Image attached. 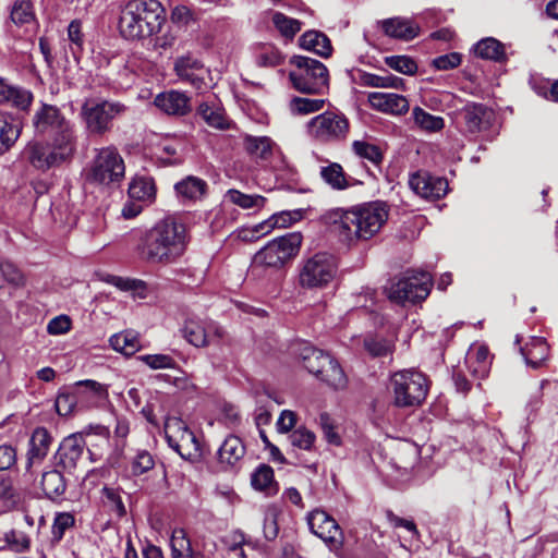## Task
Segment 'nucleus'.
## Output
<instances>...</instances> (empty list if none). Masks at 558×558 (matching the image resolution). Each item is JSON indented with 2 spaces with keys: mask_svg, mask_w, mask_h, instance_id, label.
<instances>
[{
  "mask_svg": "<svg viewBox=\"0 0 558 558\" xmlns=\"http://www.w3.org/2000/svg\"><path fill=\"white\" fill-rule=\"evenodd\" d=\"M187 244L189 234L185 225L169 216L142 233L136 253L140 260L146 264L168 266L181 259Z\"/></svg>",
  "mask_w": 558,
  "mask_h": 558,
  "instance_id": "nucleus-1",
  "label": "nucleus"
},
{
  "mask_svg": "<svg viewBox=\"0 0 558 558\" xmlns=\"http://www.w3.org/2000/svg\"><path fill=\"white\" fill-rule=\"evenodd\" d=\"M389 208L383 202H371L349 210L336 208L327 211L323 219L327 226L345 240H369L387 222Z\"/></svg>",
  "mask_w": 558,
  "mask_h": 558,
  "instance_id": "nucleus-2",
  "label": "nucleus"
},
{
  "mask_svg": "<svg viewBox=\"0 0 558 558\" xmlns=\"http://www.w3.org/2000/svg\"><path fill=\"white\" fill-rule=\"evenodd\" d=\"M166 22L157 0H130L120 11L118 29L126 40H143L159 33Z\"/></svg>",
  "mask_w": 558,
  "mask_h": 558,
  "instance_id": "nucleus-3",
  "label": "nucleus"
},
{
  "mask_svg": "<svg viewBox=\"0 0 558 558\" xmlns=\"http://www.w3.org/2000/svg\"><path fill=\"white\" fill-rule=\"evenodd\" d=\"M77 143L51 138L29 141L22 151V157L36 170L46 172L69 163L76 153Z\"/></svg>",
  "mask_w": 558,
  "mask_h": 558,
  "instance_id": "nucleus-4",
  "label": "nucleus"
},
{
  "mask_svg": "<svg viewBox=\"0 0 558 558\" xmlns=\"http://www.w3.org/2000/svg\"><path fill=\"white\" fill-rule=\"evenodd\" d=\"M390 388L397 408H415L426 399L429 383L422 372L411 368L392 374Z\"/></svg>",
  "mask_w": 558,
  "mask_h": 558,
  "instance_id": "nucleus-5",
  "label": "nucleus"
},
{
  "mask_svg": "<svg viewBox=\"0 0 558 558\" xmlns=\"http://www.w3.org/2000/svg\"><path fill=\"white\" fill-rule=\"evenodd\" d=\"M291 63L294 69L289 77L298 92L320 95L329 88V73L323 62L308 57L294 56Z\"/></svg>",
  "mask_w": 558,
  "mask_h": 558,
  "instance_id": "nucleus-6",
  "label": "nucleus"
},
{
  "mask_svg": "<svg viewBox=\"0 0 558 558\" xmlns=\"http://www.w3.org/2000/svg\"><path fill=\"white\" fill-rule=\"evenodd\" d=\"M32 125L37 135L52 133L51 138L77 143L74 125L57 106L41 104L33 114Z\"/></svg>",
  "mask_w": 558,
  "mask_h": 558,
  "instance_id": "nucleus-7",
  "label": "nucleus"
},
{
  "mask_svg": "<svg viewBox=\"0 0 558 558\" xmlns=\"http://www.w3.org/2000/svg\"><path fill=\"white\" fill-rule=\"evenodd\" d=\"M304 367L322 381L335 389H341L347 385V377L339 363L324 351L305 347L302 351Z\"/></svg>",
  "mask_w": 558,
  "mask_h": 558,
  "instance_id": "nucleus-8",
  "label": "nucleus"
},
{
  "mask_svg": "<svg viewBox=\"0 0 558 558\" xmlns=\"http://www.w3.org/2000/svg\"><path fill=\"white\" fill-rule=\"evenodd\" d=\"M430 287L432 276L428 272L412 270L391 282L387 288V294L389 300L398 304L415 303L428 296Z\"/></svg>",
  "mask_w": 558,
  "mask_h": 558,
  "instance_id": "nucleus-9",
  "label": "nucleus"
},
{
  "mask_svg": "<svg viewBox=\"0 0 558 558\" xmlns=\"http://www.w3.org/2000/svg\"><path fill=\"white\" fill-rule=\"evenodd\" d=\"M306 130L315 141L332 144L347 138L350 122L342 112L325 111L312 118L306 124Z\"/></svg>",
  "mask_w": 558,
  "mask_h": 558,
  "instance_id": "nucleus-10",
  "label": "nucleus"
},
{
  "mask_svg": "<svg viewBox=\"0 0 558 558\" xmlns=\"http://www.w3.org/2000/svg\"><path fill=\"white\" fill-rule=\"evenodd\" d=\"M301 243V233H287L268 242L254 255L253 262L258 266L279 268L298 255Z\"/></svg>",
  "mask_w": 558,
  "mask_h": 558,
  "instance_id": "nucleus-11",
  "label": "nucleus"
},
{
  "mask_svg": "<svg viewBox=\"0 0 558 558\" xmlns=\"http://www.w3.org/2000/svg\"><path fill=\"white\" fill-rule=\"evenodd\" d=\"M124 110L125 107L120 102L86 99L82 105L81 117L90 134L101 135L111 129L112 120Z\"/></svg>",
  "mask_w": 558,
  "mask_h": 558,
  "instance_id": "nucleus-12",
  "label": "nucleus"
},
{
  "mask_svg": "<svg viewBox=\"0 0 558 558\" xmlns=\"http://www.w3.org/2000/svg\"><path fill=\"white\" fill-rule=\"evenodd\" d=\"M168 445L185 460L194 461L202 457V449L195 434L179 417H168L165 422Z\"/></svg>",
  "mask_w": 558,
  "mask_h": 558,
  "instance_id": "nucleus-13",
  "label": "nucleus"
},
{
  "mask_svg": "<svg viewBox=\"0 0 558 558\" xmlns=\"http://www.w3.org/2000/svg\"><path fill=\"white\" fill-rule=\"evenodd\" d=\"M336 272L335 257L327 253H317L304 262L300 269L299 282L307 289L323 288L332 281Z\"/></svg>",
  "mask_w": 558,
  "mask_h": 558,
  "instance_id": "nucleus-14",
  "label": "nucleus"
},
{
  "mask_svg": "<svg viewBox=\"0 0 558 558\" xmlns=\"http://www.w3.org/2000/svg\"><path fill=\"white\" fill-rule=\"evenodd\" d=\"M307 525L313 534L318 536L337 556L343 547V533L337 521L322 509H315L306 515Z\"/></svg>",
  "mask_w": 558,
  "mask_h": 558,
  "instance_id": "nucleus-15",
  "label": "nucleus"
},
{
  "mask_svg": "<svg viewBox=\"0 0 558 558\" xmlns=\"http://www.w3.org/2000/svg\"><path fill=\"white\" fill-rule=\"evenodd\" d=\"M124 161L114 147L101 148L90 169V178L100 184H110L123 179Z\"/></svg>",
  "mask_w": 558,
  "mask_h": 558,
  "instance_id": "nucleus-16",
  "label": "nucleus"
},
{
  "mask_svg": "<svg viewBox=\"0 0 558 558\" xmlns=\"http://www.w3.org/2000/svg\"><path fill=\"white\" fill-rule=\"evenodd\" d=\"M411 190L422 198L434 201L444 197L448 192V182L440 177L420 171L410 177Z\"/></svg>",
  "mask_w": 558,
  "mask_h": 558,
  "instance_id": "nucleus-17",
  "label": "nucleus"
},
{
  "mask_svg": "<svg viewBox=\"0 0 558 558\" xmlns=\"http://www.w3.org/2000/svg\"><path fill=\"white\" fill-rule=\"evenodd\" d=\"M86 447L83 435L72 434L65 437L54 454V464L64 471H72L76 468Z\"/></svg>",
  "mask_w": 558,
  "mask_h": 558,
  "instance_id": "nucleus-18",
  "label": "nucleus"
},
{
  "mask_svg": "<svg viewBox=\"0 0 558 558\" xmlns=\"http://www.w3.org/2000/svg\"><path fill=\"white\" fill-rule=\"evenodd\" d=\"M466 132L475 134L490 128L495 113L483 104L471 102L465 105L459 112Z\"/></svg>",
  "mask_w": 558,
  "mask_h": 558,
  "instance_id": "nucleus-19",
  "label": "nucleus"
},
{
  "mask_svg": "<svg viewBox=\"0 0 558 558\" xmlns=\"http://www.w3.org/2000/svg\"><path fill=\"white\" fill-rule=\"evenodd\" d=\"M34 101V94L20 85L0 76V106L27 112Z\"/></svg>",
  "mask_w": 558,
  "mask_h": 558,
  "instance_id": "nucleus-20",
  "label": "nucleus"
},
{
  "mask_svg": "<svg viewBox=\"0 0 558 558\" xmlns=\"http://www.w3.org/2000/svg\"><path fill=\"white\" fill-rule=\"evenodd\" d=\"M369 106L379 112L403 116L410 109L409 100L396 93L373 92L367 95Z\"/></svg>",
  "mask_w": 558,
  "mask_h": 558,
  "instance_id": "nucleus-21",
  "label": "nucleus"
},
{
  "mask_svg": "<svg viewBox=\"0 0 558 558\" xmlns=\"http://www.w3.org/2000/svg\"><path fill=\"white\" fill-rule=\"evenodd\" d=\"M154 104L170 116H184L191 110L190 98L178 90H169L157 95Z\"/></svg>",
  "mask_w": 558,
  "mask_h": 558,
  "instance_id": "nucleus-22",
  "label": "nucleus"
},
{
  "mask_svg": "<svg viewBox=\"0 0 558 558\" xmlns=\"http://www.w3.org/2000/svg\"><path fill=\"white\" fill-rule=\"evenodd\" d=\"M74 387L75 390H80L77 396L81 400L82 408L98 407L108 398L107 387L96 380H81L77 381Z\"/></svg>",
  "mask_w": 558,
  "mask_h": 558,
  "instance_id": "nucleus-23",
  "label": "nucleus"
},
{
  "mask_svg": "<svg viewBox=\"0 0 558 558\" xmlns=\"http://www.w3.org/2000/svg\"><path fill=\"white\" fill-rule=\"evenodd\" d=\"M52 437L45 427H37L29 439V449L27 452L26 469L29 470L33 464L40 463L47 456Z\"/></svg>",
  "mask_w": 558,
  "mask_h": 558,
  "instance_id": "nucleus-24",
  "label": "nucleus"
},
{
  "mask_svg": "<svg viewBox=\"0 0 558 558\" xmlns=\"http://www.w3.org/2000/svg\"><path fill=\"white\" fill-rule=\"evenodd\" d=\"M22 124L7 111H0V155L9 151L19 140Z\"/></svg>",
  "mask_w": 558,
  "mask_h": 558,
  "instance_id": "nucleus-25",
  "label": "nucleus"
},
{
  "mask_svg": "<svg viewBox=\"0 0 558 558\" xmlns=\"http://www.w3.org/2000/svg\"><path fill=\"white\" fill-rule=\"evenodd\" d=\"M196 113L210 128L217 130H229L231 128V122L226 116L225 110L215 102L204 101L199 104Z\"/></svg>",
  "mask_w": 558,
  "mask_h": 558,
  "instance_id": "nucleus-26",
  "label": "nucleus"
},
{
  "mask_svg": "<svg viewBox=\"0 0 558 558\" xmlns=\"http://www.w3.org/2000/svg\"><path fill=\"white\" fill-rule=\"evenodd\" d=\"M383 31L389 37L411 40L418 35V26L413 22L401 19V17H392L387 19L381 22Z\"/></svg>",
  "mask_w": 558,
  "mask_h": 558,
  "instance_id": "nucleus-27",
  "label": "nucleus"
},
{
  "mask_svg": "<svg viewBox=\"0 0 558 558\" xmlns=\"http://www.w3.org/2000/svg\"><path fill=\"white\" fill-rule=\"evenodd\" d=\"M299 41L303 49L313 51L323 58H328L332 53L330 39L322 32L308 31L300 37Z\"/></svg>",
  "mask_w": 558,
  "mask_h": 558,
  "instance_id": "nucleus-28",
  "label": "nucleus"
},
{
  "mask_svg": "<svg viewBox=\"0 0 558 558\" xmlns=\"http://www.w3.org/2000/svg\"><path fill=\"white\" fill-rule=\"evenodd\" d=\"M549 348L544 338L532 337L530 341L520 348L526 364L533 368L542 366L548 356Z\"/></svg>",
  "mask_w": 558,
  "mask_h": 558,
  "instance_id": "nucleus-29",
  "label": "nucleus"
},
{
  "mask_svg": "<svg viewBox=\"0 0 558 558\" xmlns=\"http://www.w3.org/2000/svg\"><path fill=\"white\" fill-rule=\"evenodd\" d=\"M466 364L471 374L476 378H484L490 369L489 351L485 345L471 349L466 355Z\"/></svg>",
  "mask_w": 558,
  "mask_h": 558,
  "instance_id": "nucleus-30",
  "label": "nucleus"
},
{
  "mask_svg": "<svg viewBox=\"0 0 558 558\" xmlns=\"http://www.w3.org/2000/svg\"><path fill=\"white\" fill-rule=\"evenodd\" d=\"M245 453V447L242 440L236 436H229L218 450V459L226 466H234Z\"/></svg>",
  "mask_w": 558,
  "mask_h": 558,
  "instance_id": "nucleus-31",
  "label": "nucleus"
},
{
  "mask_svg": "<svg viewBox=\"0 0 558 558\" xmlns=\"http://www.w3.org/2000/svg\"><path fill=\"white\" fill-rule=\"evenodd\" d=\"M172 558H204L203 554L193 549L190 538L183 529H174L171 539Z\"/></svg>",
  "mask_w": 558,
  "mask_h": 558,
  "instance_id": "nucleus-32",
  "label": "nucleus"
},
{
  "mask_svg": "<svg viewBox=\"0 0 558 558\" xmlns=\"http://www.w3.org/2000/svg\"><path fill=\"white\" fill-rule=\"evenodd\" d=\"M251 484L254 489L264 492L267 496H272L278 492L274 470L267 464H259L254 470L251 475Z\"/></svg>",
  "mask_w": 558,
  "mask_h": 558,
  "instance_id": "nucleus-33",
  "label": "nucleus"
},
{
  "mask_svg": "<svg viewBox=\"0 0 558 558\" xmlns=\"http://www.w3.org/2000/svg\"><path fill=\"white\" fill-rule=\"evenodd\" d=\"M183 337L196 348L209 344L207 322L190 318L182 329Z\"/></svg>",
  "mask_w": 558,
  "mask_h": 558,
  "instance_id": "nucleus-34",
  "label": "nucleus"
},
{
  "mask_svg": "<svg viewBox=\"0 0 558 558\" xmlns=\"http://www.w3.org/2000/svg\"><path fill=\"white\" fill-rule=\"evenodd\" d=\"M319 174L323 181L332 190L343 191L351 186L350 178L347 177L342 166L338 162H330L320 167Z\"/></svg>",
  "mask_w": 558,
  "mask_h": 558,
  "instance_id": "nucleus-35",
  "label": "nucleus"
},
{
  "mask_svg": "<svg viewBox=\"0 0 558 558\" xmlns=\"http://www.w3.org/2000/svg\"><path fill=\"white\" fill-rule=\"evenodd\" d=\"M207 184L197 177H186L174 185L177 195L182 201L199 199L206 191Z\"/></svg>",
  "mask_w": 558,
  "mask_h": 558,
  "instance_id": "nucleus-36",
  "label": "nucleus"
},
{
  "mask_svg": "<svg viewBox=\"0 0 558 558\" xmlns=\"http://www.w3.org/2000/svg\"><path fill=\"white\" fill-rule=\"evenodd\" d=\"M359 83L362 86L376 87V88H396L402 89L404 81L401 77L395 76L390 73L378 75L368 72H360Z\"/></svg>",
  "mask_w": 558,
  "mask_h": 558,
  "instance_id": "nucleus-37",
  "label": "nucleus"
},
{
  "mask_svg": "<svg viewBox=\"0 0 558 558\" xmlns=\"http://www.w3.org/2000/svg\"><path fill=\"white\" fill-rule=\"evenodd\" d=\"M109 342L113 350L129 356L141 349L138 333L132 330L111 336Z\"/></svg>",
  "mask_w": 558,
  "mask_h": 558,
  "instance_id": "nucleus-38",
  "label": "nucleus"
},
{
  "mask_svg": "<svg viewBox=\"0 0 558 558\" xmlns=\"http://www.w3.org/2000/svg\"><path fill=\"white\" fill-rule=\"evenodd\" d=\"M76 518L74 512L62 511L56 512L51 525L50 543L52 546L58 545L64 537L65 533L74 529Z\"/></svg>",
  "mask_w": 558,
  "mask_h": 558,
  "instance_id": "nucleus-39",
  "label": "nucleus"
},
{
  "mask_svg": "<svg viewBox=\"0 0 558 558\" xmlns=\"http://www.w3.org/2000/svg\"><path fill=\"white\" fill-rule=\"evenodd\" d=\"M129 195L140 202H151L156 195L155 182L149 177H136L129 186Z\"/></svg>",
  "mask_w": 558,
  "mask_h": 558,
  "instance_id": "nucleus-40",
  "label": "nucleus"
},
{
  "mask_svg": "<svg viewBox=\"0 0 558 558\" xmlns=\"http://www.w3.org/2000/svg\"><path fill=\"white\" fill-rule=\"evenodd\" d=\"M225 199L242 209H262L267 199L257 194H245L239 190L231 189L227 191Z\"/></svg>",
  "mask_w": 558,
  "mask_h": 558,
  "instance_id": "nucleus-41",
  "label": "nucleus"
},
{
  "mask_svg": "<svg viewBox=\"0 0 558 558\" xmlns=\"http://www.w3.org/2000/svg\"><path fill=\"white\" fill-rule=\"evenodd\" d=\"M41 488L49 499H56L64 494L66 485L59 470L45 472L41 476Z\"/></svg>",
  "mask_w": 558,
  "mask_h": 558,
  "instance_id": "nucleus-42",
  "label": "nucleus"
},
{
  "mask_svg": "<svg viewBox=\"0 0 558 558\" xmlns=\"http://www.w3.org/2000/svg\"><path fill=\"white\" fill-rule=\"evenodd\" d=\"M474 52L476 56H478L482 59L493 60V61H500L505 58V47L504 45L493 38L487 37L482 40H480L474 46Z\"/></svg>",
  "mask_w": 558,
  "mask_h": 558,
  "instance_id": "nucleus-43",
  "label": "nucleus"
},
{
  "mask_svg": "<svg viewBox=\"0 0 558 558\" xmlns=\"http://www.w3.org/2000/svg\"><path fill=\"white\" fill-rule=\"evenodd\" d=\"M412 118L415 125L425 132H438L445 126V121L441 117L433 116L421 107L413 108Z\"/></svg>",
  "mask_w": 558,
  "mask_h": 558,
  "instance_id": "nucleus-44",
  "label": "nucleus"
},
{
  "mask_svg": "<svg viewBox=\"0 0 558 558\" xmlns=\"http://www.w3.org/2000/svg\"><path fill=\"white\" fill-rule=\"evenodd\" d=\"M77 393H80V390H75V387L71 390L60 391L58 393L54 407L59 415L68 416L73 413L75 408H82Z\"/></svg>",
  "mask_w": 558,
  "mask_h": 558,
  "instance_id": "nucleus-45",
  "label": "nucleus"
},
{
  "mask_svg": "<svg viewBox=\"0 0 558 558\" xmlns=\"http://www.w3.org/2000/svg\"><path fill=\"white\" fill-rule=\"evenodd\" d=\"M246 151L256 157L266 159L271 154L272 142L267 136L255 137L246 135L244 138Z\"/></svg>",
  "mask_w": 558,
  "mask_h": 558,
  "instance_id": "nucleus-46",
  "label": "nucleus"
},
{
  "mask_svg": "<svg viewBox=\"0 0 558 558\" xmlns=\"http://www.w3.org/2000/svg\"><path fill=\"white\" fill-rule=\"evenodd\" d=\"M0 501L3 511L15 509L21 501V496L14 488L10 477H4L0 481Z\"/></svg>",
  "mask_w": 558,
  "mask_h": 558,
  "instance_id": "nucleus-47",
  "label": "nucleus"
},
{
  "mask_svg": "<svg viewBox=\"0 0 558 558\" xmlns=\"http://www.w3.org/2000/svg\"><path fill=\"white\" fill-rule=\"evenodd\" d=\"M352 150L356 156L371 161L375 166H379L383 161L381 149L366 141H354L352 143Z\"/></svg>",
  "mask_w": 558,
  "mask_h": 558,
  "instance_id": "nucleus-48",
  "label": "nucleus"
},
{
  "mask_svg": "<svg viewBox=\"0 0 558 558\" xmlns=\"http://www.w3.org/2000/svg\"><path fill=\"white\" fill-rule=\"evenodd\" d=\"M289 440L293 447L310 451L314 448L316 436L308 428L301 426L290 433Z\"/></svg>",
  "mask_w": 558,
  "mask_h": 558,
  "instance_id": "nucleus-49",
  "label": "nucleus"
},
{
  "mask_svg": "<svg viewBox=\"0 0 558 558\" xmlns=\"http://www.w3.org/2000/svg\"><path fill=\"white\" fill-rule=\"evenodd\" d=\"M324 99H310L303 97H293L290 100V111L295 114H307L319 111L324 107Z\"/></svg>",
  "mask_w": 558,
  "mask_h": 558,
  "instance_id": "nucleus-50",
  "label": "nucleus"
},
{
  "mask_svg": "<svg viewBox=\"0 0 558 558\" xmlns=\"http://www.w3.org/2000/svg\"><path fill=\"white\" fill-rule=\"evenodd\" d=\"M33 3L29 0L16 1L11 10V20L16 25L28 24L34 21Z\"/></svg>",
  "mask_w": 558,
  "mask_h": 558,
  "instance_id": "nucleus-51",
  "label": "nucleus"
},
{
  "mask_svg": "<svg viewBox=\"0 0 558 558\" xmlns=\"http://www.w3.org/2000/svg\"><path fill=\"white\" fill-rule=\"evenodd\" d=\"M272 22L276 28L287 38H292L301 29V22L286 16L280 12L272 15Z\"/></svg>",
  "mask_w": 558,
  "mask_h": 558,
  "instance_id": "nucleus-52",
  "label": "nucleus"
},
{
  "mask_svg": "<svg viewBox=\"0 0 558 558\" xmlns=\"http://www.w3.org/2000/svg\"><path fill=\"white\" fill-rule=\"evenodd\" d=\"M385 63L392 70L405 75H413L417 71L416 62L408 56L386 57Z\"/></svg>",
  "mask_w": 558,
  "mask_h": 558,
  "instance_id": "nucleus-53",
  "label": "nucleus"
},
{
  "mask_svg": "<svg viewBox=\"0 0 558 558\" xmlns=\"http://www.w3.org/2000/svg\"><path fill=\"white\" fill-rule=\"evenodd\" d=\"M102 501L110 508L118 517H123L126 513L125 506L122 501L120 492L116 488L104 486L101 489Z\"/></svg>",
  "mask_w": 558,
  "mask_h": 558,
  "instance_id": "nucleus-54",
  "label": "nucleus"
},
{
  "mask_svg": "<svg viewBox=\"0 0 558 558\" xmlns=\"http://www.w3.org/2000/svg\"><path fill=\"white\" fill-rule=\"evenodd\" d=\"M174 71L182 80L196 72H205L201 61L190 56L179 58L174 63Z\"/></svg>",
  "mask_w": 558,
  "mask_h": 558,
  "instance_id": "nucleus-55",
  "label": "nucleus"
},
{
  "mask_svg": "<svg viewBox=\"0 0 558 558\" xmlns=\"http://www.w3.org/2000/svg\"><path fill=\"white\" fill-rule=\"evenodd\" d=\"M268 233H269V225L262 221L253 227L238 229L234 232V235L236 236V239H239L243 242H255L260 236L266 235Z\"/></svg>",
  "mask_w": 558,
  "mask_h": 558,
  "instance_id": "nucleus-56",
  "label": "nucleus"
},
{
  "mask_svg": "<svg viewBox=\"0 0 558 558\" xmlns=\"http://www.w3.org/2000/svg\"><path fill=\"white\" fill-rule=\"evenodd\" d=\"M319 425L328 444L335 446L341 445V437L337 433L335 421L330 417L329 414L322 413L319 415Z\"/></svg>",
  "mask_w": 558,
  "mask_h": 558,
  "instance_id": "nucleus-57",
  "label": "nucleus"
},
{
  "mask_svg": "<svg viewBox=\"0 0 558 558\" xmlns=\"http://www.w3.org/2000/svg\"><path fill=\"white\" fill-rule=\"evenodd\" d=\"M151 369L174 368L175 361L168 354H146L138 357Z\"/></svg>",
  "mask_w": 558,
  "mask_h": 558,
  "instance_id": "nucleus-58",
  "label": "nucleus"
},
{
  "mask_svg": "<svg viewBox=\"0 0 558 558\" xmlns=\"http://www.w3.org/2000/svg\"><path fill=\"white\" fill-rule=\"evenodd\" d=\"M300 217V214L298 211L291 213V211H281L274 214L268 219L264 220L265 223L269 225V233L275 228H287L291 226L294 221H296Z\"/></svg>",
  "mask_w": 558,
  "mask_h": 558,
  "instance_id": "nucleus-59",
  "label": "nucleus"
},
{
  "mask_svg": "<svg viewBox=\"0 0 558 558\" xmlns=\"http://www.w3.org/2000/svg\"><path fill=\"white\" fill-rule=\"evenodd\" d=\"M154 465L155 461L153 456L146 450H141L132 461V473L136 476L142 475L151 470Z\"/></svg>",
  "mask_w": 558,
  "mask_h": 558,
  "instance_id": "nucleus-60",
  "label": "nucleus"
},
{
  "mask_svg": "<svg viewBox=\"0 0 558 558\" xmlns=\"http://www.w3.org/2000/svg\"><path fill=\"white\" fill-rule=\"evenodd\" d=\"M281 61L280 52L271 46L263 47L256 54V63L259 66H276Z\"/></svg>",
  "mask_w": 558,
  "mask_h": 558,
  "instance_id": "nucleus-61",
  "label": "nucleus"
},
{
  "mask_svg": "<svg viewBox=\"0 0 558 558\" xmlns=\"http://www.w3.org/2000/svg\"><path fill=\"white\" fill-rule=\"evenodd\" d=\"M5 542L13 550L19 553L27 550L31 545V541L25 533L14 530L5 534Z\"/></svg>",
  "mask_w": 558,
  "mask_h": 558,
  "instance_id": "nucleus-62",
  "label": "nucleus"
},
{
  "mask_svg": "<svg viewBox=\"0 0 558 558\" xmlns=\"http://www.w3.org/2000/svg\"><path fill=\"white\" fill-rule=\"evenodd\" d=\"M364 347L373 356H385L391 351L390 343L381 338H366L364 340Z\"/></svg>",
  "mask_w": 558,
  "mask_h": 558,
  "instance_id": "nucleus-63",
  "label": "nucleus"
},
{
  "mask_svg": "<svg viewBox=\"0 0 558 558\" xmlns=\"http://www.w3.org/2000/svg\"><path fill=\"white\" fill-rule=\"evenodd\" d=\"M462 58L458 52L439 56L433 60V65L440 71L454 69L461 64Z\"/></svg>",
  "mask_w": 558,
  "mask_h": 558,
  "instance_id": "nucleus-64",
  "label": "nucleus"
}]
</instances>
